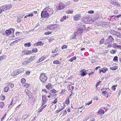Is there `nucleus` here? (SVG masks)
Returning a JSON list of instances; mask_svg holds the SVG:
<instances>
[{
  "label": "nucleus",
  "instance_id": "bf43d9fd",
  "mask_svg": "<svg viewBox=\"0 0 121 121\" xmlns=\"http://www.w3.org/2000/svg\"><path fill=\"white\" fill-rule=\"evenodd\" d=\"M22 105V103L21 104L19 105L15 108V109L16 110H18V108H19L20 106Z\"/></svg>",
  "mask_w": 121,
  "mask_h": 121
},
{
  "label": "nucleus",
  "instance_id": "3c124183",
  "mask_svg": "<svg viewBox=\"0 0 121 121\" xmlns=\"http://www.w3.org/2000/svg\"><path fill=\"white\" fill-rule=\"evenodd\" d=\"M32 53L33 52H35L38 51V50L37 48H35L33 49L32 50Z\"/></svg>",
  "mask_w": 121,
  "mask_h": 121
},
{
  "label": "nucleus",
  "instance_id": "774afa93",
  "mask_svg": "<svg viewBox=\"0 0 121 121\" xmlns=\"http://www.w3.org/2000/svg\"><path fill=\"white\" fill-rule=\"evenodd\" d=\"M63 112V113L62 115L63 116H64L67 113L66 110L65 111H64Z\"/></svg>",
  "mask_w": 121,
  "mask_h": 121
},
{
  "label": "nucleus",
  "instance_id": "473e14b6",
  "mask_svg": "<svg viewBox=\"0 0 121 121\" xmlns=\"http://www.w3.org/2000/svg\"><path fill=\"white\" fill-rule=\"evenodd\" d=\"M104 40V38L101 39L100 42L99 43L101 44H102L104 43L105 44V40Z\"/></svg>",
  "mask_w": 121,
  "mask_h": 121
},
{
  "label": "nucleus",
  "instance_id": "4468645a",
  "mask_svg": "<svg viewBox=\"0 0 121 121\" xmlns=\"http://www.w3.org/2000/svg\"><path fill=\"white\" fill-rule=\"evenodd\" d=\"M80 28L82 30H85L86 27V25H83V24L81 23L80 24V26H79Z\"/></svg>",
  "mask_w": 121,
  "mask_h": 121
},
{
  "label": "nucleus",
  "instance_id": "72a5a7b5",
  "mask_svg": "<svg viewBox=\"0 0 121 121\" xmlns=\"http://www.w3.org/2000/svg\"><path fill=\"white\" fill-rule=\"evenodd\" d=\"M31 44L30 42L26 43L24 44V46L26 47H29L31 46Z\"/></svg>",
  "mask_w": 121,
  "mask_h": 121
},
{
  "label": "nucleus",
  "instance_id": "c9c22d12",
  "mask_svg": "<svg viewBox=\"0 0 121 121\" xmlns=\"http://www.w3.org/2000/svg\"><path fill=\"white\" fill-rule=\"evenodd\" d=\"M17 18H18L17 20V22L18 23L22 21L21 18L20 17V16H17Z\"/></svg>",
  "mask_w": 121,
  "mask_h": 121
},
{
  "label": "nucleus",
  "instance_id": "603ef678",
  "mask_svg": "<svg viewBox=\"0 0 121 121\" xmlns=\"http://www.w3.org/2000/svg\"><path fill=\"white\" fill-rule=\"evenodd\" d=\"M58 51V49L57 48H56L55 50L52 51V52L53 53H54Z\"/></svg>",
  "mask_w": 121,
  "mask_h": 121
},
{
  "label": "nucleus",
  "instance_id": "69168bd1",
  "mask_svg": "<svg viewBox=\"0 0 121 121\" xmlns=\"http://www.w3.org/2000/svg\"><path fill=\"white\" fill-rule=\"evenodd\" d=\"M94 11L93 10H91L88 11V13L90 14H93L94 13Z\"/></svg>",
  "mask_w": 121,
  "mask_h": 121
},
{
  "label": "nucleus",
  "instance_id": "a19ab883",
  "mask_svg": "<svg viewBox=\"0 0 121 121\" xmlns=\"http://www.w3.org/2000/svg\"><path fill=\"white\" fill-rule=\"evenodd\" d=\"M87 74V73L86 72H82L80 73L81 75L82 76H84L86 75Z\"/></svg>",
  "mask_w": 121,
  "mask_h": 121
},
{
  "label": "nucleus",
  "instance_id": "c85d7f7f",
  "mask_svg": "<svg viewBox=\"0 0 121 121\" xmlns=\"http://www.w3.org/2000/svg\"><path fill=\"white\" fill-rule=\"evenodd\" d=\"M73 12V11L72 9H70L66 11V13L67 14H72Z\"/></svg>",
  "mask_w": 121,
  "mask_h": 121
},
{
  "label": "nucleus",
  "instance_id": "de8ad7c7",
  "mask_svg": "<svg viewBox=\"0 0 121 121\" xmlns=\"http://www.w3.org/2000/svg\"><path fill=\"white\" fill-rule=\"evenodd\" d=\"M27 50H24L22 51V53H24L23 54L24 55H27Z\"/></svg>",
  "mask_w": 121,
  "mask_h": 121
},
{
  "label": "nucleus",
  "instance_id": "58836bf2",
  "mask_svg": "<svg viewBox=\"0 0 121 121\" xmlns=\"http://www.w3.org/2000/svg\"><path fill=\"white\" fill-rule=\"evenodd\" d=\"M53 63L54 64H60V62L58 60H55L53 61Z\"/></svg>",
  "mask_w": 121,
  "mask_h": 121
},
{
  "label": "nucleus",
  "instance_id": "f257e3e1",
  "mask_svg": "<svg viewBox=\"0 0 121 121\" xmlns=\"http://www.w3.org/2000/svg\"><path fill=\"white\" fill-rule=\"evenodd\" d=\"M12 5L11 4H6L0 7V14L4 11L9 10L12 8Z\"/></svg>",
  "mask_w": 121,
  "mask_h": 121
},
{
  "label": "nucleus",
  "instance_id": "c756f323",
  "mask_svg": "<svg viewBox=\"0 0 121 121\" xmlns=\"http://www.w3.org/2000/svg\"><path fill=\"white\" fill-rule=\"evenodd\" d=\"M118 68L117 66H114L113 67H110V69L111 70H115L117 69Z\"/></svg>",
  "mask_w": 121,
  "mask_h": 121
},
{
  "label": "nucleus",
  "instance_id": "0eeeda50",
  "mask_svg": "<svg viewBox=\"0 0 121 121\" xmlns=\"http://www.w3.org/2000/svg\"><path fill=\"white\" fill-rule=\"evenodd\" d=\"M42 106L44 105L46 103L47 101V97L45 95H43L42 96Z\"/></svg>",
  "mask_w": 121,
  "mask_h": 121
},
{
  "label": "nucleus",
  "instance_id": "0e129e2a",
  "mask_svg": "<svg viewBox=\"0 0 121 121\" xmlns=\"http://www.w3.org/2000/svg\"><path fill=\"white\" fill-rule=\"evenodd\" d=\"M116 87V85H114L112 87V89L114 91H115V89H116V88H115V87Z\"/></svg>",
  "mask_w": 121,
  "mask_h": 121
},
{
  "label": "nucleus",
  "instance_id": "2eb2a0df",
  "mask_svg": "<svg viewBox=\"0 0 121 121\" xmlns=\"http://www.w3.org/2000/svg\"><path fill=\"white\" fill-rule=\"evenodd\" d=\"M77 33L78 34H81L83 31V30H82L80 28H78L77 30Z\"/></svg>",
  "mask_w": 121,
  "mask_h": 121
},
{
  "label": "nucleus",
  "instance_id": "423d86ee",
  "mask_svg": "<svg viewBox=\"0 0 121 121\" xmlns=\"http://www.w3.org/2000/svg\"><path fill=\"white\" fill-rule=\"evenodd\" d=\"M115 0H110L109 1L110 3L112 5H113L117 7H119L120 5L117 2L115 1Z\"/></svg>",
  "mask_w": 121,
  "mask_h": 121
},
{
  "label": "nucleus",
  "instance_id": "a878e982",
  "mask_svg": "<svg viewBox=\"0 0 121 121\" xmlns=\"http://www.w3.org/2000/svg\"><path fill=\"white\" fill-rule=\"evenodd\" d=\"M30 62V61H29V59L27 60H25L22 63V64L23 65H25Z\"/></svg>",
  "mask_w": 121,
  "mask_h": 121
},
{
  "label": "nucleus",
  "instance_id": "c03bdc74",
  "mask_svg": "<svg viewBox=\"0 0 121 121\" xmlns=\"http://www.w3.org/2000/svg\"><path fill=\"white\" fill-rule=\"evenodd\" d=\"M4 102H1L0 103V107L1 108H2L4 105Z\"/></svg>",
  "mask_w": 121,
  "mask_h": 121
},
{
  "label": "nucleus",
  "instance_id": "680f3d73",
  "mask_svg": "<svg viewBox=\"0 0 121 121\" xmlns=\"http://www.w3.org/2000/svg\"><path fill=\"white\" fill-rule=\"evenodd\" d=\"M57 98H56L54 100V101L52 103H53L54 104H55L57 102Z\"/></svg>",
  "mask_w": 121,
  "mask_h": 121
},
{
  "label": "nucleus",
  "instance_id": "f03ea898",
  "mask_svg": "<svg viewBox=\"0 0 121 121\" xmlns=\"http://www.w3.org/2000/svg\"><path fill=\"white\" fill-rule=\"evenodd\" d=\"M67 6V5L62 2H60L56 6V11H58L63 9Z\"/></svg>",
  "mask_w": 121,
  "mask_h": 121
},
{
  "label": "nucleus",
  "instance_id": "20e7f679",
  "mask_svg": "<svg viewBox=\"0 0 121 121\" xmlns=\"http://www.w3.org/2000/svg\"><path fill=\"white\" fill-rule=\"evenodd\" d=\"M39 78L41 82L44 83L46 81L48 78L46 76L45 73H42L40 75V76Z\"/></svg>",
  "mask_w": 121,
  "mask_h": 121
},
{
  "label": "nucleus",
  "instance_id": "a18cd8bd",
  "mask_svg": "<svg viewBox=\"0 0 121 121\" xmlns=\"http://www.w3.org/2000/svg\"><path fill=\"white\" fill-rule=\"evenodd\" d=\"M50 93H56L57 92L56 91V90H55L54 89H53V90H50Z\"/></svg>",
  "mask_w": 121,
  "mask_h": 121
},
{
  "label": "nucleus",
  "instance_id": "ddd939ff",
  "mask_svg": "<svg viewBox=\"0 0 121 121\" xmlns=\"http://www.w3.org/2000/svg\"><path fill=\"white\" fill-rule=\"evenodd\" d=\"M17 70H15V71L13 72L12 74L11 75L12 76H15L17 75H18L19 74V72Z\"/></svg>",
  "mask_w": 121,
  "mask_h": 121
},
{
  "label": "nucleus",
  "instance_id": "6e6552de",
  "mask_svg": "<svg viewBox=\"0 0 121 121\" xmlns=\"http://www.w3.org/2000/svg\"><path fill=\"white\" fill-rule=\"evenodd\" d=\"M25 92L26 93L27 95L29 97H32V94L31 92L29 90H28V89H26L25 91Z\"/></svg>",
  "mask_w": 121,
  "mask_h": 121
},
{
  "label": "nucleus",
  "instance_id": "4d7b16f0",
  "mask_svg": "<svg viewBox=\"0 0 121 121\" xmlns=\"http://www.w3.org/2000/svg\"><path fill=\"white\" fill-rule=\"evenodd\" d=\"M112 47L114 48H117V45L116 43H114L112 44Z\"/></svg>",
  "mask_w": 121,
  "mask_h": 121
},
{
  "label": "nucleus",
  "instance_id": "5701e85b",
  "mask_svg": "<svg viewBox=\"0 0 121 121\" xmlns=\"http://www.w3.org/2000/svg\"><path fill=\"white\" fill-rule=\"evenodd\" d=\"M30 116L29 115H24L22 116V119L24 120L25 119H26L27 118L29 117Z\"/></svg>",
  "mask_w": 121,
  "mask_h": 121
},
{
  "label": "nucleus",
  "instance_id": "b1692460",
  "mask_svg": "<svg viewBox=\"0 0 121 121\" xmlns=\"http://www.w3.org/2000/svg\"><path fill=\"white\" fill-rule=\"evenodd\" d=\"M117 32V31H115L114 30H112L110 31V33L111 34L116 36Z\"/></svg>",
  "mask_w": 121,
  "mask_h": 121
},
{
  "label": "nucleus",
  "instance_id": "9d476101",
  "mask_svg": "<svg viewBox=\"0 0 121 121\" xmlns=\"http://www.w3.org/2000/svg\"><path fill=\"white\" fill-rule=\"evenodd\" d=\"M108 69L106 67H104L102 69H99V73H100L101 72L103 73H105L107 71H108Z\"/></svg>",
  "mask_w": 121,
  "mask_h": 121
},
{
  "label": "nucleus",
  "instance_id": "864d4df0",
  "mask_svg": "<svg viewBox=\"0 0 121 121\" xmlns=\"http://www.w3.org/2000/svg\"><path fill=\"white\" fill-rule=\"evenodd\" d=\"M113 13L115 14H117L118 13V10L116 9L115 10L113 11Z\"/></svg>",
  "mask_w": 121,
  "mask_h": 121
},
{
  "label": "nucleus",
  "instance_id": "a211bd4d",
  "mask_svg": "<svg viewBox=\"0 0 121 121\" xmlns=\"http://www.w3.org/2000/svg\"><path fill=\"white\" fill-rule=\"evenodd\" d=\"M89 18L88 17H86L83 19V22L85 23H88V19Z\"/></svg>",
  "mask_w": 121,
  "mask_h": 121
},
{
  "label": "nucleus",
  "instance_id": "f8f14e48",
  "mask_svg": "<svg viewBox=\"0 0 121 121\" xmlns=\"http://www.w3.org/2000/svg\"><path fill=\"white\" fill-rule=\"evenodd\" d=\"M43 44V43L41 41L38 42L37 43H35L34 44V46H42Z\"/></svg>",
  "mask_w": 121,
  "mask_h": 121
},
{
  "label": "nucleus",
  "instance_id": "338daca9",
  "mask_svg": "<svg viewBox=\"0 0 121 121\" xmlns=\"http://www.w3.org/2000/svg\"><path fill=\"white\" fill-rule=\"evenodd\" d=\"M92 100H91L90 102H88L86 104V105H89L91 104L92 103Z\"/></svg>",
  "mask_w": 121,
  "mask_h": 121
},
{
  "label": "nucleus",
  "instance_id": "1a4fd4ad",
  "mask_svg": "<svg viewBox=\"0 0 121 121\" xmlns=\"http://www.w3.org/2000/svg\"><path fill=\"white\" fill-rule=\"evenodd\" d=\"M81 16L80 14H77L73 17V19L75 21L78 20L80 19Z\"/></svg>",
  "mask_w": 121,
  "mask_h": 121
},
{
  "label": "nucleus",
  "instance_id": "dca6fc26",
  "mask_svg": "<svg viewBox=\"0 0 121 121\" xmlns=\"http://www.w3.org/2000/svg\"><path fill=\"white\" fill-rule=\"evenodd\" d=\"M98 114L100 115H103L104 114V111L102 109H100L99 110L98 112H97Z\"/></svg>",
  "mask_w": 121,
  "mask_h": 121
},
{
  "label": "nucleus",
  "instance_id": "7ed1b4c3",
  "mask_svg": "<svg viewBox=\"0 0 121 121\" xmlns=\"http://www.w3.org/2000/svg\"><path fill=\"white\" fill-rule=\"evenodd\" d=\"M47 8L46 7L42 12L41 13V16L42 17L45 18L48 17L49 14L48 12Z\"/></svg>",
  "mask_w": 121,
  "mask_h": 121
},
{
  "label": "nucleus",
  "instance_id": "7c9ffc66",
  "mask_svg": "<svg viewBox=\"0 0 121 121\" xmlns=\"http://www.w3.org/2000/svg\"><path fill=\"white\" fill-rule=\"evenodd\" d=\"M76 58H77L75 56L73 57H72L69 60V61L72 62L73 60H76Z\"/></svg>",
  "mask_w": 121,
  "mask_h": 121
},
{
  "label": "nucleus",
  "instance_id": "4be33fe9",
  "mask_svg": "<svg viewBox=\"0 0 121 121\" xmlns=\"http://www.w3.org/2000/svg\"><path fill=\"white\" fill-rule=\"evenodd\" d=\"M46 58V57L45 56H43L41 57V58L39 59V61H37V62L38 63H39L40 62H41L44 60Z\"/></svg>",
  "mask_w": 121,
  "mask_h": 121
},
{
  "label": "nucleus",
  "instance_id": "8fccbe9b",
  "mask_svg": "<svg viewBox=\"0 0 121 121\" xmlns=\"http://www.w3.org/2000/svg\"><path fill=\"white\" fill-rule=\"evenodd\" d=\"M38 91V89H35L33 92V94L34 95Z\"/></svg>",
  "mask_w": 121,
  "mask_h": 121
},
{
  "label": "nucleus",
  "instance_id": "e433bc0d",
  "mask_svg": "<svg viewBox=\"0 0 121 121\" xmlns=\"http://www.w3.org/2000/svg\"><path fill=\"white\" fill-rule=\"evenodd\" d=\"M5 57L6 56L4 55L0 56V61L4 59L5 58Z\"/></svg>",
  "mask_w": 121,
  "mask_h": 121
},
{
  "label": "nucleus",
  "instance_id": "79ce46f5",
  "mask_svg": "<svg viewBox=\"0 0 121 121\" xmlns=\"http://www.w3.org/2000/svg\"><path fill=\"white\" fill-rule=\"evenodd\" d=\"M65 103L68 105L69 104V97H68L67 98V99H66V101H65Z\"/></svg>",
  "mask_w": 121,
  "mask_h": 121
},
{
  "label": "nucleus",
  "instance_id": "aec40b11",
  "mask_svg": "<svg viewBox=\"0 0 121 121\" xmlns=\"http://www.w3.org/2000/svg\"><path fill=\"white\" fill-rule=\"evenodd\" d=\"M48 28L49 29V30H55L54 29V27H53L52 24L50 25V26H47Z\"/></svg>",
  "mask_w": 121,
  "mask_h": 121
},
{
  "label": "nucleus",
  "instance_id": "6ab92c4d",
  "mask_svg": "<svg viewBox=\"0 0 121 121\" xmlns=\"http://www.w3.org/2000/svg\"><path fill=\"white\" fill-rule=\"evenodd\" d=\"M102 94L103 95L106 97H108V93L106 91H103L102 93Z\"/></svg>",
  "mask_w": 121,
  "mask_h": 121
},
{
  "label": "nucleus",
  "instance_id": "052dcab7",
  "mask_svg": "<svg viewBox=\"0 0 121 121\" xmlns=\"http://www.w3.org/2000/svg\"><path fill=\"white\" fill-rule=\"evenodd\" d=\"M21 82L23 83H25L26 82V80L25 79V78H22V79L21 80Z\"/></svg>",
  "mask_w": 121,
  "mask_h": 121
},
{
  "label": "nucleus",
  "instance_id": "4c0bfd02",
  "mask_svg": "<svg viewBox=\"0 0 121 121\" xmlns=\"http://www.w3.org/2000/svg\"><path fill=\"white\" fill-rule=\"evenodd\" d=\"M116 36L118 37L121 38V33H120L118 32H117Z\"/></svg>",
  "mask_w": 121,
  "mask_h": 121
},
{
  "label": "nucleus",
  "instance_id": "2f4dec72",
  "mask_svg": "<svg viewBox=\"0 0 121 121\" xmlns=\"http://www.w3.org/2000/svg\"><path fill=\"white\" fill-rule=\"evenodd\" d=\"M68 17H66V16H64L60 20V21L61 22H63L64 20H66V18Z\"/></svg>",
  "mask_w": 121,
  "mask_h": 121
},
{
  "label": "nucleus",
  "instance_id": "bb28decb",
  "mask_svg": "<svg viewBox=\"0 0 121 121\" xmlns=\"http://www.w3.org/2000/svg\"><path fill=\"white\" fill-rule=\"evenodd\" d=\"M77 35L75 34H73L72 35L70 36V39H76V38Z\"/></svg>",
  "mask_w": 121,
  "mask_h": 121
},
{
  "label": "nucleus",
  "instance_id": "393cba45",
  "mask_svg": "<svg viewBox=\"0 0 121 121\" xmlns=\"http://www.w3.org/2000/svg\"><path fill=\"white\" fill-rule=\"evenodd\" d=\"M111 19H112L113 21H115V20L117 19V16L114 15L111 16L110 17Z\"/></svg>",
  "mask_w": 121,
  "mask_h": 121
},
{
  "label": "nucleus",
  "instance_id": "f704fd0d",
  "mask_svg": "<svg viewBox=\"0 0 121 121\" xmlns=\"http://www.w3.org/2000/svg\"><path fill=\"white\" fill-rule=\"evenodd\" d=\"M17 70L19 73L24 71V69L23 68H21Z\"/></svg>",
  "mask_w": 121,
  "mask_h": 121
},
{
  "label": "nucleus",
  "instance_id": "09e8293b",
  "mask_svg": "<svg viewBox=\"0 0 121 121\" xmlns=\"http://www.w3.org/2000/svg\"><path fill=\"white\" fill-rule=\"evenodd\" d=\"M20 39H19L17 40H15L12 42V44L14 43V44L15 43H17L18 42L20 41Z\"/></svg>",
  "mask_w": 121,
  "mask_h": 121
},
{
  "label": "nucleus",
  "instance_id": "9b49d317",
  "mask_svg": "<svg viewBox=\"0 0 121 121\" xmlns=\"http://www.w3.org/2000/svg\"><path fill=\"white\" fill-rule=\"evenodd\" d=\"M47 10L48 12L49 13V14L51 15H52L53 14V11L52 9L49 8V7H46Z\"/></svg>",
  "mask_w": 121,
  "mask_h": 121
},
{
  "label": "nucleus",
  "instance_id": "f3484780",
  "mask_svg": "<svg viewBox=\"0 0 121 121\" xmlns=\"http://www.w3.org/2000/svg\"><path fill=\"white\" fill-rule=\"evenodd\" d=\"M46 88L48 90H50L52 88V84L50 83H48L46 86Z\"/></svg>",
  "mask_w": 121,
  "mask_h": 121
},
{
  "label": "nucleus",
  "instance_id": "ea45409f",
  "mask_svg": "<svg viewBox=\"0 0 121 121\" xmlns=\"http://www.w3.org/2000/svg\"><path fill=\"white\" fill-rule=\"evenodd\" d=\"M52 25L55 30L57 29L58 28V25L57 24H53Z\"/></svg>",
  "mask_w": 121,
  "mask_h": 121
},
{
  "label": "nucleus",
  "instance_id": "412c9836",
  "mask_svg": "<svg viewBox=\"0 0 121 121\" xmlns=\"http://www.w3.org/2000/svg\"><path fill=\"white\" fill-rule=\"evenodd\" d=\"M11 33V30H7L5 31V33L6 35H9Z\"/></svg>",
  "mask_w": 121,
  "mask_h": 121
},
{
  "label": "nucleus",
  "instance_id": "5fc2aeb1",
  "mask_svg": "<svg viewBox=\"0 0 121 121\" xmlns=\"http://www.w3.org/2000/svg\"><path fill=\"white\" fill-rule=\"evenodd\" d=\"M110 52L111 54H115L116 52V51L114 50H112Z\"/></svg>",
  "mask_w": 121,
  "mask_h": 121
},
{
  "label": "nucleus",
  "instance_id": "37998d69",
  "mask_svg": "<svg viewBox=\"0 0 121 121\" xmlns=\"http://www.w3.org/2000/svg\"><path fill=\"white\" fill-rule=\"evenodd\" d=\"M9 88L8 86H7L5 87L4 88V91L5 92H7L9 90Z\"/></svg>",
  "mask_w": 121,
  "mask_h": 121
},
{
  "label": "nucleus",
  "instance_id": "49530a36",
  "mask_svg": "<svg viewBox=\"0 0 121 121\" xmlns=\"http://www.w3.org/2000/svg\"><path fill=\"white\" fill-rule=\"evenodd\" d=\"M0 97L1 99L2 100H4L5 99V96L4 95H1Z\"/></svg>",
  "mask_w": 121,
  "mask_h": 121
},
{
  "label": "nucleus",
  "instance_id": "e2e57ef3",
  "mask_svg": "<svg viewBox=\"0 0 121 121\" xmlns=\"http://www.w3.org/2000/svg\"><path fill=\"white\" fill-rule=\"evenodd\" d=\"M32 51H28L27 50V55H30V54H31L32 53Z\"/></svg>",
  "mask_w": 121,
  "mask_h": 121
},
{
  "label": "nucleus",
  "instance_id": "13d9d810",
  "mask_svg": "<svg viewBox=\"0 0 121 121\" xmlns=\"http://www.w3.org/2000/svg\"><path fill=\"white\" fill-rule=\"evenodd\" d=\"M52 32L48 31L44 33V34L45 35H48L51 34Z\"/></svg>",
  "mask_w": 121,
  "mask_h": 121
},
{
  "label": "nucleus",
  "instance_id": "6e6d98bb",
  "mask_svg": "<svg viewBox=\"0 0 121 121\" xmlns=\"http://www.w3.org/2000/svg\"><path fill=\"white\" fill-rule=\"evenodd\" d=\"M113 60L116 61H118V57L117 56H114L113 59Z\"/></svg>",
  "mask_w": 121,
  "mask_h": 121
},
{
  "label": "nucleus",
  "instance_id": "39448f33",
  "mask_svg": "<svg viewBox=\"0 0 121 121\" xmlns=\"http://www.w3.org/2000/svg\"><path fill=\"white\" fill-rule=\"evenodd\" d=\"M114 39L111 35L109 36L108 38L105 40V45L112 44V42L114 41Z\"/></svg>",
  "mask_w": 121,
  "mask_h": 121
},
{
  "label": "nucleus",
  "instance_id": "cd10ccee",
  "mask_svg": "<svg viewBox=\"0 0 121 121\" xmlns=\"http://www.w3.org/2000/svg\"><path fill=\"white\" fill-rule=\"evenodd\" d=\"M35 56H32L30 57V58L29 59V61H30V62L31 61L35 60Z\"/></svg>",
  "mask_w": 121,
  "mask_h": 121
}]
</instances>
